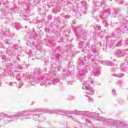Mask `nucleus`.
Wrapping results in <instances>:
<instances>
[{
    "label": "nucleus",
    "mask_w": 128,
    "mask_h": 128,
    "mask_svg": "<svg viewBox=\"0 0 128 128\" xmlns=\"http://www.w3.org/2000/svg\"><path fill=\"white\" fill-rule=\"evenodd\" d=\"M32 116V112L30 111H22L18 112L16 114L9 116V118H15L18 120V118H22V120H30Z\"/></svg>",
    "instance_id": "nucleus-1"
},
{
    "label": "nucleus",
    "mask_w": 128,
    "mask_h": 128,
    "mask_svg": "<svg viewBox=\"0 0 128 128\" xmlns=\"http://www.w3.org/2000/svg\"><path fill=\"white\" fill-rule=\"evenodd\" d=\"M48 114H61L62 116H66L68 118L72 117V114H74V112L72 111H66L64 110H48Z\"/></svg>",
    "instance_id": "nucleus-2"
},
{
    "label": "nucleus",
    "mask_w": 128,
    "mask_h": 128,
    "mask_svg": "<svg viewBox=\"0 0 128 128\" xmlns=\"http://www.w3.org/2000/svg\"><path fill=\"white\" fill-rule=\"evenodd\" d=\"M56 74H54L51 78H47L46 80H40V85L41 86H50V84H52V82L53 84H56Z\"/></svg>",
    "instance_id": "nucleus-3"
},
{
    "label": "nucleus",
    "mask_w": 128,
    "mask_h": 128,
    "mask_svg": "<svg viewBox=\"0 0 128 128\" xmlns=\"http://www.w3.org/2000/svg\"><path fill=\"white\" fill-rule=\"evenodd\" d=\"M36 75H30L29 77V82L30 84H38L40 82V79L37 78Z\"/></svg>",
    "instance_id": "nucleus-4"
},
{
    "label": "nucleus",
    "mask_w": 128,
    "mask_h": 128,
    "mask_svg": "<svg viewBox=\"0 0 128 128\" xmlns=\"http://www.w3.org/2000/svg\"><path fill=\"white\" fill-rule=\"evenodd\" d=\"M86 86V83L83 84V87L82 88V90H89L90 94H94V90L92 88H88Z\"/></svg>",
    "instance_id": "nucleus-5"
},
{
    "label": "nucleus",
    "mask_w": 128,
    "mask_h": 128,
    "mask_svg": "<svg viewBox=\"0 0 128 128\" xmlns=\"http://www.w3.org/2000/svg\"><path fill=\"white\" fill-rule=\"evenodd\" d=\"M126 52L127 50H117L115 52V54L118 57L124 56V54L126 53Z\"/></svg>",
    "instance_id": "nucleus-6"
},
{
    "label": "nucleus",
    "mask_w": 128,
    "mask_h": 128,
    "mask_svg": "<svg viewBox=\"0 0 128 128\" xmlns=\"http://www.w3.org/2000/svg\"><path fill=\"white\" fill-rule=\"evenodd\" d=\"M120 42V41L118 40H112L109 42V46L110 48H112V46H118V44Z\"/></svg>",
    "instance_id": "nucleus-7"
},
{
    "label": "nucleus",
    "mask_w": 128,
    "mask_h": 128,
    "mask_svg": "<svg viewBox=\"0 0 128 128\" xmlns=\"http://www.w3.org/2000/svg\"><path fill=\"white\" fill-rule=\"evenodd\" d=\"M128 24H124V23L123 24L120 26V30H122V32H124V30H128Z\"/></svg>",
    "instance_id": "nucleus-8"
},
{
    "label": "nucleus",
    "mask_w": 128,
    "mask_h": 128,
    "mask_svg": "<svg viewBox=\"0 0 128 128\" xmlns=\"http://www.w3.org/2000/svg\"><path fill=\"white\" fill-rule=\"evenodd\" d=\"M12 26H14V28H16V30H20V28H22V26H20V24L19 23H14L12 24Z\"/></svg>",
    "instance_id": "nucleus-9"
},
{
    "label": "nucleus",
    "mask_w": 128,
    "mask_h": 128,
    "mask_svg": "<svg viewBox=\"0 0 128 128\" xmlns=\"http://www.w3.org/2000/svg\"><path fill=\"white\" fill-rule=\"evenodd\" d=\"M102 20H104L102 22L103 24H104V26L106 27L108 26V20L106 18H105L104 19V18H102Z\"/></svg>",
    "instance_id": "nucleus-10"
},
{
    "label": "nucleus",
    "mask_w": 128,
    "mask_h": 128,
    "mask_svg": "<svg viewBox=\"0 0 128 128\" xmlns=\"http://www.w3.org/2000/svg\"><path fill=\"white\" fill-rule=\"evenodd\" d=\"M33 118L35 120H40V114H34L33 115Z\"/></svg>",
    "instance_id": "nucleus-11"
},
{
    "label": "nucleus",
    "mask_w": 128,
    "mask_h": 128,
    "mask_svg": "<svg viewBox=\"0 0 128 128\" xmlns=\"http://www.w3.org/2000/svg\"><path fill=\"white\" fill-rule=\"evenodd\" d=\"M100 74V70L95 71L93 73V75L94 76H98Z\"/></svg>",
    "instance_id": "nucleus-12"
},
{
    "label": "nucleus",
    "mask_w": 128,
    "mask_h": 128,
    "mask_svg": "<svg viewBox=\"0 0 128 128\" xmlns=\"http://www.w3.org/2000/svg\"><path fill=\"white\" fill-rule=\"evenodd\" d=\"M61 128H68V124L66 122L62 123L60 124Z\"/></svg>",
    "instance_id": "nucleus-13"
},
{
    "label": "nucleus",
    "mask_w": 128,
    "mask_h": 128,
    "mask_svg": "<svg viewBox=\"0 0 128 128\" xmlns=\"http://www.w3.org/2000/svg\"><path fill=\"white\" fill-rule=\"evenodd\" d=\"M79 72L81 76H84V74H86V70H84V69H82L81 70H80Z\"/></svg>",
    "instance_id": "nucleus-14"
},
{
    "label": "nucleus",
    "mask_w": 128,
    "mask_h": 128,
    "mask_svg": "<svg viewBox=\"0 0 128 128\" xmlns=\"http://www.w3.org/2000/svg\"><path fill=\"white\" fill-rule=\"evenodd\" d=\"M114 76L116 78H122V76H124V74H114Z\"/></svg>",
    "instance_id": "nucleus-15"
},
{
    "label": "nucleus",
    "mask_w": 128,
    "mask_h": 128,
    "mask_svg": "<svg viewBox=\"0 0 128 128\" xmlns=\"http://www.w3.org/2000/svg\"><path fill=\"white\" fill-rule=\"evenodd\" d=\"M78 62H79V66H78V68H80V66H84V62L82 61L79 60Z\"/></svg>",
    "instance_id": "nucleus-16"
},
{
    "label": "nucleus",
    "mask_w": 128,
    "mask_h": 128,
    "mask_svg": "<svg viewBox=\"0 0 128 128\" xmlns=\"http://www.w3.org/2000/svg\"><path fill=\"white\" fill-rule=\"evenodd\" d=\"M120 68H122V70H123L124 72V70H127L126 68V67L124 66V64H122V65H120Z\"/></svg>",
    "instance_id": "nucleus-17"
},
{
    "label": "nucleus",
    "mask_w": 128,
    "mask_h": 128,
    "mask_svg": "<svg viewBox=\"0 0 128 128\" xmlns=\"http://www.w3.org/2000/svg\"><path fill=\"white\" fill-rule=\"evenodd\" d=\"M76 114H84V111H78Z\"/></svg>",
    "instance_id": "nucleus-18"
},
{
    "label": "nucleus",
    "mask_w": 128,
    "mask_h": 128,
    "mask_svg": "<svg viewBox=\"0 0 128 128\" xmlns=\"http://www.w3.org/2000/svg\"><path fill=\"white\" fill-rule=\"evenodd\" d=\"M105 64L106 66H112V63L110 61H108L107 62H106Z\"/></svg>",
    "instance_id": "nucleus-19"
},
{
    "label": "nucleus",
    "mask_w": 128,
    "mask_h": 128,
    "mask_svg": "<svg viewBox=\"0 0 128 128\" xmlns=\"http://www.w3.org/2000/svg\"><path fill=\"white\" fill-rule=\"evenodd\" d=\"M94 28H96V30H98L102 29V27H100V26L98 25H96V26H94Z\"/></svg>",
    "instance_id": "nucleus-20"
},
{
    "label": "nucleus",
    "mask_w": 128,
    "mask_h": 128,
    "mask_svg": "<svg viewBox=\"0 0 128 128\" xmlns=\"http://www.w3.org/2000/svg\"><path fill=\"white\" fill-rule=\"evenodd\" d=\"M22 82H20L19 84H17L16 86L17 88H22Z\"/></svg>",
    "instance_id": "nucleus-21"
},
{
    "label": "nucleus",
    "mask_w": 128,
    "mask_h": 128,
    "mask_svg": "<svg viewBox=\"0 0 128 128\" xmlns=\"http://www.w3.org/2000/svg\"><path fill=\"white\" fill-rule=\"evenodd\" d=\"M83 46H84V42H79V46H80V48H82Z\"/></svg>",
    "instance_id": "nucleus-22"
},
{
    "label": "nucleus",
    "mask_w": 128,
    "mask_h": 128,
    "mask_svg": "<svg viewBox=\"0 0 128 128\" xmlns=\"http://www.w3.org/2000/svg\"><path fill=\"white\" fill-rule=\"evenodd\" d=\"M112 94H113V96H116V90H112Z\"/></svg>",
    "instance_id": "nucleus-23"
},
{
    "label": "nucleus",
    "mask_w": 128,
    "mask_h": 128,
    "mask_svg": "<svg viewBox=\"0 0 128 128\" xmlns=\"http://www.w3.org/2000/svg\"><path fill=\"white\" fill-rule=\"evenodd\" d=\"M16 80H20V74L19 73L16 74Z\"/></svg>",
    "instance_id": "nucleus-24"
},
{
    "label": "nucleus",
    "mask_w": 128,
    "mask_h": 128,
    "mask_svg": "<svg viewBox=\"0 0 128 128\" xmlns=\"http://www.w3.org/2000/svg\"><path fill=\"white\" fill-rule=\"evenodd\" d=\"M89 80H90V84H94V80L92 79H90Z\"/></svg>",
    "instance_id": "nucleus-25"
},
{
    "label": "nucleus",
    "mask_w": 128,
    "mask_h": 128,
    "mask_svg": "<svg viewBox=\"0 0 128 128\" xmlns=\"http://www.w3.org/2000/svg\"><path fill=\"white\" fill-rule=\"evenodd\" d=\"M125 44L126 46H128V39L126 40Z\"/></svg>",
    "instance_id": "nucleus-26"
},
{
    "label": "nucleus",
    "mask_w": 128,
    "mask_h": 128,
    "mask_svg": "<svg viewBox=\"0 0 128 128\" xmlns=\"http://www.w3.org/2000/svg\"><path fill=\"white\" fill-rule=\"evenodd\" d=\"M65 18H70V15H67V16H65Z\"/></svg>",
    "instance_id": "nucleus-27"
},
{
    "label": "nucleus",
    "mask_w": 128,
    "mask_h": 128,
    "mask_svg": "<svg viewBox=\"0 0 128 128\" xmlns=\"http://www.w3.org/2000/svg\"><path fill=\"white\" fill-rule=\"evenodd\" d=\"M102 6V5L98 4H98H96V6Z\"/></svg>",
    "instance_id": "nucleus-28"
},
{
    "label": "nucleus",
    "mask_w": 128,
    "mask_h": 128,
    "mask_svg": "<svg viewBox=\"0 0 128 128\" xmlns=\"http://www.w3.org/2000/svg\"><path fill=\"white\" fill-rule=\"evenodd\" d=\"M124 128H128V124L125 125Z\"/></svg>",
    "instance_id": "nucleus-29"
},
{
    "label": "nucleus",
    "mask_w": 128,
    "mask_h": 128,
    "mask_svg": "<svg viewBox=\"0 0 128 128\" xmlns=\"http://www.w3.org/2000/svg\"><path fill=\"white\" fill-rule=\"evenodd\" d=\"M118 84H122V81H118Z\"/></svg>",
    "instance_id": "nucleus-30"
},
{
    "label": "nucleus",
    "mask_w": 128,
    "mask_h": 128,
    "mask_svg": "<svg viewBox=\"0 0 128 128\" xmlns=\"http://www.w3.org/2000/svg\"><path fill=\"white\" fill-rule=\"evenodd\" d=\"M83 40H86V36H84L83 38Z\"/></svg>",
    "instance_id": "nucleus-31"
},
{
    "label": "nucleus",
    "mask_w": 128,
    "mask_h": 128,
    "mask_svg": "<svg viewBox=\"0 0 128 128\" xmlns=\"http://www.w3.org/2000/svg\"><path fill=\"white\" fill-rule=\"evenodd\" d=\"M22 19L23 20H26V18H24V16H22Z\"/></svg>",
    "instance_id": "nucleus-32"
},
{
    "label": "nucleus",
    "mask_w": 128,
    "mask_h": 128,
    "mask_svg": "<svg viewBox=\"0 0 128 128\" xmlns=\"http://www.w3.org/2000/svg\"><path fill=\"white\" fill-rule=\"evenodd\" d=\"M86 122H90V120H86Z\"/></svg>",
    "instance_id": "nucleus-33"
},
{
    "label": "nucleus",
    "mask_w": 128,
    "mask_h": 128,
    "mask_svg": "<svg viewBox=\"0 0 128 128\" xmlns=\"http://www.w3.org/2000/svg\"><path fill=\"white\" fill-rule=\"evenodd\" d=\"M88 68V66H85V68Z\"/></svg>",
    "instance_id": "nucleus-34"
},
{
    "label": "nucleus",
    "mask_w": 128,
    "mask_h": 128,
    "mask_svg": "<svg viewBox=\"0 0 128 128\" xmlns=\"http://www.w3.org/2000/svg\"><path fill=\"white\" fill-rule=\"evenodd\" d=\"M68 84H70V83H68Z\"/></svg>",
    "instance_id": "nucleus-35"
},
{
    "label": "nucleus",
    "mask_w": 128,
    "mask_h": 128,
    "mask_svg": "<svg viewBox=\"0 0 128 128\" xmlns=\"http://www.w3.org/2000/svg\"><path fill=\"white\" fill-rule=\"evenodd\" d=\"M26 15H24V18H26Z\"/></svg>",
    "instance_id": "nucleus-36"
},
{
    "label": "nucleus",
    "mask_w": 128,
    "mask_h": 128,
    "mask_svg": "<svg viewBox=\"0 0 128 128\" xmlns=\"http://www.w3.org/2000/svg\"><path fill=\"white\" fill-rule=\"evenodd\" d=\"M10 120L8 121V122H10Z\"/></svg>",
    "instance_id": "nucleus-37"
},
{
    "label": "nucleus",
    "mask_w": 128,
    "mask_h": 128,
    "mask_svg": "<svg viewBox=\"0 0 128 128\" xmlns=\"http://www.w3.org/2000/svg\"><path fill=\"white\" fill-rule=\"evenodd\" d=\"M32 34H34V33H32Z\"/></svg>",
    "instance_id": "nucleus-38"
},
{
    "label": "nucleus",
    "mask_w": 128,
    "mask_h": 128,
    "mask_svg": "<svg viewBox=\"0 0 128 128\" xmlns=\"http://www.w3.org/2000/svg\"><path fill=\"white\" fill-rule=\"evenodd\" d=\"M88 46H90V44H88Z\"/></svg>",
    "instance_id": "nucleus-39"
},
{
    "label": "nucleus",
    "mask_w": 128,
    "mask_h": 128,
    "mask_svg": "<svg viewBox=\"0 0 128 128\" xmlns=\"http://www.w3.org/2000/svg\"><path fill=\"white\" fill-rule=\"evenodd\" d=\"M0 86H1V84H0Z\"/></svg>",
    "instance_id": "nucleus-40"
},
{
    "label": "nucleus",
    "mask_w": 128,
    "mask_h": 128,
    "mask_svg": "<svg viewBox=\"0 0 128 128\" xmlns=\"http://www.w3.org/2000/svg\"><path fill=\"white\" fill-rule=\"evenodd\" d=\"M110 1H112V0H110Z\"/></svg>",
    "instance_id": "nucleus-41"
}]
</instances>
